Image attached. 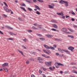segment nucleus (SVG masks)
Listing matches in <instances>:
<instances>
[{
	"label": "nucleus",
	"mask_w": 77,
	"mask_h": 77,
	"mask_svg": "<svg viewBox=\"0 0 77 77\" xmlns=\"http://www.w3.org/2000/svg\"><path fill=\"white\" fill-rule=\"evenodd\" d=\"M44 46L46 48H47L48 49H52V50H54L55 49L54 47H48V46L46 45H44Z\"/></svg>",
	"instance_id": "f257e3e1"
},
{
	"label": "nucleus",
	"mask_w": 77,
	"mask_h": 77,
	"mask_svg": "<svg viewBox=\"0 0 77 77\" xmlns=\"http://www.w3.org/2000/svg\"><path fill=\"white\" fill-rule=\"evenodd\" d=\"M62 32H63L64 33H66V34H70V33L69 32H67L68 31V30L67 29H65V28H63L62 29Z\"/></svg>",
	"instance_id": "f03ea898"
},
{
	"label": "nucleus",
	"mask_w": 77,
	"mask_h": 77,
	"mask_svg": "<svg viewBox=\"0 0 77 77\" xmlns=\"http://www.w3.org/2000/svg\"><path fill=\"white\" fill-rule=\"evenodd\" d=\"M52 63H53L52 61H49L48 62H46L45 63L48 66H51V64Z\"/></svg>",
	"instance_id": "7ed1b4c3"
},
{
	"label": "nucleus",
	"mask_w": 77,
	"mask_h": 77,
	"mask_svg": "<svg viewBox=\"0 0 77 77\" xmlns=\"http://www.w3.org/2000/svg\"><path fill=\"white\" fill-rule=\"evenodd\" d=\"M55 64H57L58 65V66H55L56 68H58L59 67V65L60 66H63V65L61 63H60L56 62L55 63Z\"/></svg>",
	"instance_id": "20e7f679"
},
{
	"label": "nucleus",
	"mask_w": 77,
	"mask_h": 77,
	"mask_svg": "<svg viewBox=\"0 0 77 77\" xmlns=\"http://www.w3.org/2000/svg\"><path fill=\"white\" fill-rule=\"evenodd\" d=\"M3 8H4V9H5V10L7 12H11V11H12V10H11V9L9 10V9H8V8H7L6 7H4Z\"/></svg>",
	"instance_id": "39448f33"
},
{
	"label": "nucleus",
	"mask_w": 77,
	"mask_h": 77,
	"mask_svg": "<svg viewBox=\"0 0 77 77\" xmlns=\"http://www.w3.org/2000/svg\"><path fill=\"white\" fill-rule=\"evenodd\" d=\"M48 6L50 9H53L54 6V4H52L51 5H48Z\"/></svg>",
	"instance_id": "423d86ee"
},
{
	"label": "nucleus",
	"mask_w": 77,
	"mask_h": 77,
	"mask_svg": "<svg viewBox=\"0 0 77 77\" xmlns=\"http://www.w3.org/2000/svg\"><path fill=\"white\" fill-rule=\"evenodd\" d=\"M52 26L54 28H55V29H58V26L56 24H52Z\"/></svg>",
	"instance_id": "0eeeda50"
},
{
	"label": "nucleus",
	"mask_w": 77,
	"mask_h": 77,
	"mask_svg": "<svg viewBox=\"0 0 77 77\" xmlns=\"http://www.w3.org/2000/svg\"><path fill=\"white\" fill-rule=\"evenodd\" d=\"M42 56L43 57H45L46 58H50V56H47L46 55H45L44 54H42Z\"/></svg>",
	"instance_id": "6e6552de"
},
{
	"label": "nucleus",
	"mask_w": 77,
	"mask_h": 77,
	"mask_svg": "<svg viewBox=\"0 0 77 77\" xmlns=\"http://www.w3.org/2000/svg\"><path fill=\"white\" fill-rule=\"evenodd\" d=\"M8 63H5L4 64H2V67H6V66H8Z\"/></svg>",
	"instance_id": "1a4fd4ad"
},
{
	"label": "nucleus",
	"mask_w": 77,
	"mask_h": 77,
	"mask_svg": "<svg viewBox=\"0 0 77 77\" xmlns=\"http://www.w3.org/2000/svg\"><path fill=\"white\" fill-rule=\"evenodd\" d=\"M68 49L69 50H71V51H72V50H74V48L71 46H70L69 48H68Z\"/></svg>",
	"instance_id": "9d476101"
},
{
	"label": "nucleus",
	"mask_w": 77,
	"mask_h": 77,
	"mask_svg": "<svg viewBox=\"0 0 77 77\" xmlns=\"http://www.w3.org/2000/svg\"><path fill=\"white\" fill-rule=\"evenodd\" d=\"M46 36L48 37V38H53V35H52L47 34L46 35Z\"/></svg>",
	"instance_id": "9b49d317"
},
{
	"label": "nucleus",
	"mask_w": 77,
	"mask_h": 77,
	"mask_svg": "<svg viewBox=\"0 0 77 77\" xmlns=\"http://www.w3.org/2000/svg\"><path fill=\"white\" fill-rule=\"evenodd\" d=\"M58 50L60 51V52L61 53H63V49H61L60 48H58Z\"/></svg>",
	"instance_id": "f8f14e48"
},
{
	"label": "nucleus",
	"mask_w": 77,
	"mask_h": 77,
	"mask_svg": "<svg viewBox=\"0 0 77 77\" xmlns=\"http://www.w3.org/2000/svg\"><path fill=\"white\" fill-rule=\"evenodd\" d=\"M3 69H4V70H5V72H8V68L6 67H3Z\"/></svg>",
	"instance_id": "ddd939ff"
},
{
	"label": "nucleus",
	"mask_w": 77,
	"mask_h": 77,
	"mask_svg": "<svg viewBox=\"0 0 77 77\" xmlns=\"http://www.w3.org/2000/svg\"><path fill=\"white\" fill-rule=\"evenodd\" d=\"M34 6H35V8H36L38 10H41V8H39V7H38V6L37 5H35Z\"/></svg>",
	"instance_id": "4468645a"
},
{
	"label": "nucleus",
	"mask_w": 77,
	"mask_h": 77,
	"mask_svg": "<svg viewBox=\"0 0 77 77\" xmlns=\"http://www.w3.org/2000/svg\"><path fill=\"white\" fill-rule=\"evenodd\" d=\"M63 2L64 3H65V1L61 0L59 2V3H60L61 4H63Z\"/></svg>",
	"instance_id": "2eb2a0df"
},
{
	"label": "nucleus",
	"mask_w": 77,
	"mask_h": 77,
	"mask_svg": "<svg viewBox=\"0 0 77 77\" xmlns=\"http://www.w3.org/2000/svg\"><path fill=\"white\" fill-rule=\"evenodd\" d=\"M57 14L58 15H63V14L62 13H57Z\"/></svg>",
	"instance_id": "dca6fc26"
},
{
	"label": "nucleus",
	"mask_w": 77,
	"mask_h": 77,
	"mask_svg": "<svg viewBox=\"0 0 77 77\" xmlns=\"http://www.w3.org/2000/svg\"><path fill=\"white\" fill-rule=\"evenodd\" d=\"M51 22H52V23H58L57 22L54 20H51Z\"/></svg>",
	"instance_id": "f3484780"
},
{
	"label": "nucleus",
	"mask_w": 77,
	"mask_h": 77,
	"mask_svg": "<svg viewBox=\"0 0 77 77\" xmlns=\"http://www.w3.org/2000/svg\"><path fill=\"white\" fill-rule=\"evenodd\" d=\"M39 39H40V41H44V40H45V38H39Z\"/></svg>",
	"instance_id": "a211bd4d"
},
{
	"label": "nucleus",
	"mask_w": 77,
	"mask_h": 77,
	"mask_svg": "<svg viewBox=\"0 0 77 77\" xmlns=\"http://www.w3.org/2000/svg\"><path fill=\"white\" fill-rule=\"evenodd\" d=\"M65 5L66 6H68V2L66 1H65Z\"/></svg>",
	"instance_id": "6ab92c4d"
},
{
	"label": "nucleus",
	"mask_w": 77,
	"mask_h": 77,
	"mask_svg": "<svg viewBox=\"0 0 77 77\" xmlns=\"http://www.w3.org/2000/svg\"><path fill=\"white\" fill-rule=\"evenodd\" d=\"M18 51L19 52L21 53V54L22 55H23V56H24V54H23V51H20V50H18Z\"/></svg>",
	"instance_id": "aec40b11"
},
{
	"label": "nucleus",
	"mask_w": 77,
	"mask_h": 77,
	"mask_svg": "<svg viewBox=\"0 0 77 77\" xmlns=\"http://www.w3.org/2000/svg\"><path fill=\"white\" fill-rule=\"evenodd\" d=\"M20 8H21V9H22L24 11L26 12V9H25V8H24L20 7Z\"/></svg>",
	"instance_id": "412c9836"
},
{
	"label": "nucleus",
	"mask_w": 77,
	"mask_h": 77,
	"mask_svg": "<svg viewBox=\"0 0 77 77\" xmlns=\"http://www.w3.org/2000/svg\"><path fill=\"white\" fill-rule=\"evenodd\" d=\"M38 60H44V59L41 58V57H39L38 58Z\"/></svg>",
	"instance_id": "4be33fe9"
},
{
	"label": "nucleus",
	"mask_w": 77,
	"mask_h": 77,
	"mask_svg": "<svg viewBox=\"0 0 77 77\" xmlns=\"http://www.w3.org/2000/svg\"><path fill=\"white\" fill-rule=\"evenodd\" d=\"M41 69H43V70L44 71H46L47 70V69L45 68H43V67H41Z\"/></svg>",
	"instance_id": "5701e85b"
},
{
	"label": "nucleus",
	"mask_w": 77,
	"mask_h": 77,
	"mask_svg": "<svg viewBox=\"0 0 77 77\" xmlns=\"http://www.w3.org/2000/svg\"><path fill=\"white\" fill-rule=\"evenodd\" d=\"M68 30H69V31H70V32H74V30L71 29H69V28H68Z\"/></svg>",
	"instance_id": "b1692460"
},
{
	"label": "nucleus",
	"mask_w": 77,
	"mask_h": 77,
	"mask_svg": "<svg viewBox=\"0 0 77 77\" xmlns=\"http://www.w3.org/2000/svg\"><path fill=\"white\" fill-rule=\"evenodd\" d=\"M23 41L24 42H26L27 41V38H25L24 39H22Z\"/></svg>",
	"instance_id": "393cba45"
},
{
	"label": "nucleus",
	"mask_w": 77,
	"mask_h": 77,
	"mask_svg": "<svg viewBox=\"0 0 77 77\" xmlns=\"http://www.w3.org/2000/svg\"><path fill=\"white\" fill-rule=\"evenodd\" d=\"M43 51L45 53H46V54H49L48 52H47V51L43 49Z\"/></svg>",
	"instance_id": "a878e982"
},
{
	"label": "nucleus",
	"mask_w": 77,
	"mask_h": 77,
	"mask_svg": "<svg viewBox=\"0 0 77 77\" xmlns=\"http://www.w3.org/2000/svg\"><path fill=\"white\" fill-rule=\"evenodd\" d=\"M51 30H52L53 31H57V32H59V30H57L56 29H54V28H52L51 29Z\"/></svg>",
	"instance_id": "bb28decb"
},
{
	"label": "nucleus",
	"mask_w": 77,
	"mask_h": 77,
	"mask_svg": "<svg viewBox=\"0 0 77 77\" xmlns=\"http://www.w3.org/2000/svg\"><path fill=\"white\" fill-rule=\"evenodd\" d=\"M70 65H76V63L72 62L70 63Z\"/></svg>",
	"instance_id": "cd10ccee"
},
{
	"label": "nucleus",
	"mask_w": 77,
	"mask_h": 77,
	"mask_svg": "<svg viewBox=\"0 0 77 77\" xmlns=\"http://www.w3.org/2000/svg\"><path fill=\"white\" fill-rule=\"evenodd\" d=\"M36 14H37V15H41V13L38 11H37L36 12Z\"/></svg>",
	"instance_id": "c85d7f7f"
},
{
	"label": "nucleus",
	"mask_w": 77,
	"mask_h": 77,
	"mask_svg": "<svg viewBox=\"0 0 77 77\" xmlns=\"http://www.w3.org/2000/svg\"><path fill=\"white\" fill-rule=\"evenodd\" d=\"M71 13L72 14V15H75V13H74V11H71Z\"/></svg>",
	"instance_id": "c756f323"
},
{
	"label": "nucleus",
	"mask_w": 77,
	"mask_h": 77,
	"mask_svg": "<svg viewBox=\"0 0 77 77\" xmlns=\"http://www.w3.org/2000/svg\"><path fill=\"white\" fill-rule=\"evenodd\" d=\"M8 40H11V41H13V40H14V39L13 38H7Z\"/></svg>",
	"instance_id": "7c9ffc66"
},
{
	"label": "nucleus",
	"mask_w": 77,
	"mask_h": 77,
	"mask_svg": "<svg viewBox=\"0 0 77 77\" xmlns=\"http://www.w3.org/2000/svg\"><path fill=\"white\" fill-rule=\"evenodd\" d=\"M36 35H37V36H41V37H42V35H41L40 34L37 33L36 34Z\"/></svg>",
	"instance_id": "2f4dec72"
},
{
	"label": "nucleus",
	"mask_w": 77,
	"mask_h": 77,
	"mask_svg": "<svg viewBox=\"0 0 77 77\" xmlns=\"http://www.w3.org/2000/svg\"><path fill=\"white\" fill-rule=\"evenodd\" d=\"M38 2H40V3H44V1L41 0H37Z\"/></svg>",
	"instance_id": "473e14b6"
},
{
	"label": "nucleus",
	"mask_w": 77,
	"mask_h": 77,
	"mask_svg": "<svg viewBox=\"0 0 77 77\" xmlns=\"http://www.w3.org/2000/svg\"><path fill=\"white\" fill-rule=\"evenodd\" d=\"M72 72H74V73H75V74H77V72H76L75 70H72Z\"/></svg>",
	"instance_id": "72a5a7b5"
},
{
	"label": "nucleus",
	"mask_w": 77,
	"mask_h": 77,
	"mask_svg": "<svg viewBox=\"0 0 77 77\" xmlns=\"http://www.w3.org/2000/svg\"><path fill=\"white\" fill-rule=\"evenodd\" d=\"M38 28H39V29H41L42 28V25H38Z\"/></svg>",
	"instance_id": "f704fd0d"
},
{
	"label": "nucleus",
	"mask_w": 77,
	"mask_h": 77,
	"mask_svg": "<svg viewBox=\"0 0 77 77\" xmlns=\"http://www.w3.org/2000/svg\"><path fill=\"white\" fill-rule=\"evenodd\" d=\"M28 10L29 11H32V9L30 8H28Z\"/></svg>",
	"instance_id": "c9c22d12"
},
{
	"label": "nucleus",
	"mask_w": 77,
	"mask_h": 77,
	"mask_svg": "<svg viewBox=\"0 0 77 77\" xmlns=\"http://www.w3.org/2000/svg\"><path fill=\"white\" fill-rule=\"evenodd\" d=\"M3 3H4V5H5L7 7H8V5L7 4H6V2H4Z\"/></svg>",
	"instance_id": "e433bc0d"
},
{
	"label": "nucleus",
	"mask_w": 77,
	"mask_h": 77,
	"mask_svg": "<svg viewBox=\"0 0 77 77\" xmlns=\"http://www.w3.org/2000/svg\"><path fill=\"white\" fill-rule=\"evenodd\" d=\"M30 63V61H29V60H27L26 62V63L27 64H29Z\"/></svg>",
	"instance_id": "4c0bfd02"
},
{
	"label": "nucleus",
	"mask_w": 77,
	"mask_h": 77,
	"mask_svg": "<svg viewBox=\"0 0 77 77\" xmlns=\"http://www.w3.org/2000/svg\"><path fill=\"white\" fill-rule=\"evenodd\" d=\"M32 28L33 29H34V30H36L37 29V28H36L35 27V26H33L32 27Z\"/></svg>",
	"instance_id": "58836bf2"
},
{
	"label": "nucleus",
	"mask_w": 77,
	"mask_h": 77,
	"mask_svg": "<svg viewBox=\"0 0 77 77\" xmlns=\"http://www.w3.org/2000/svg\"><path fill=\"white\" fill-rule=\"evenodd\" d=\"M54 40L57 41H60V39H58L57 38H55Z\"/></svg>",
	"instance_id": "ea45409f"
},
{
	"label": "nucleus",
	"mask_w": 77,
	"mask_h": 77,
	"mask_svg": "<svg viewBox=\"0 0 77 77\" xmlns=\"http://www.w3.org/2000/svg\"><path fill=\"white\" fill-rule=\"evenodd\" d=\"M21 5H22V6H25L26 7V5H25V4H24V3H22L21 4Z\"/></svg>",
	"instance_id": "a19ab883"
},
{
	"label": "nucleus",
	"mask_w": 77,
	"mask_h": 77,
	"mask_svg": "<svg viewBox=\"0 0 77 77\" xmlns=\"http://www.w3.org/2000/svg\"><path fill=\"white\" fill-rule=\"evenodd\" d=\"M9 34H10V35H13V32H9Z\"/></svg>",
	"instance_id": "79ce46f5"
},
{
	"label": "nucleus",
	"mask_w": 77,
	"mask_h": 77,
	"mask_svg": "<svg viewBox=\"0 0 77 77\" xmlns=\"http://www.w3.org/2000/svg\"><path fill=\"white\" fill-rule=\"evenodd\" d=\"M28 32H32V30H27Z\"/></svg>",
	"instance_id": "37998d69"
},
{
	"label": "nucleus",
	"mask_w": 77,
	"mask_h": 77,
	"mask_svg": "<svg viewBox=\"0 0 77 77\" xmlns=\"http://www.w3.org/2000/svg\"><path fill=\"white\" fill-rule=\"evenodd\" d=\"M49 69H50L51 70V71H53V68H52L51 67H50Z\"/></svg>",
	"instance_id": "c03bdc74"
},
{
	"label": "nucleus",
	"mask_w": 77,
	"mask_h": 77,
	"mask_svg": "<svg viewBox=\"0 0 77 77\" xmlns=\"http://www.w3.org/2000/svg\"><path fill=\"white\" fill-rule=\"evenodd\" d=\"M8 29H11V30H12V29H13V28H11V27L9 26L8 27Z\"/></svg>",
	"instance_id": "a18cd8bd"
},
{
	"label": "nucleus",
	"mask_w": 77,
	"mask_h": 77,
	"mask_svg": "<svg viewBox=\"0 0 77 77\" xmlns=\"http://www.w3.org/2000/svg\"><path fill=\"white\" fill-rule=\"evenodd\" d=\"M33 2L34 3H36L37 1L36 0H33Z\"/></svg>",
	"instance_id": "49530a36"
},
{
	"label": "nucleus",
	"mask_w": 77,
	"mask_h": 77,
	"mask_svg": "<svg viewBox=\"0 0 77 77\" xmlns=\"http://www.w3.org/2000/svg\"><path fill=\"white\" fill-rule=\"evenodd\" d=\"M72 21H75V19L73 18H72L71 19Z\"/></svg>",
	"instance_id": "de8ad7c7"
},
{
	"label": "nucleus",
	"mask_w": 77,
	"mask_h": 77,
	"mask_svg": "<svg viewBox=\"0 0 77 77\" xmlns=\"http://www.w3.org/2000/svg\"><path fill=\"white\" fill-rule=\"evenodd\" d=\"M66 53H67V54H70V52H69L68 51H67Z\"/></svg>",
	"instance_id": "09e8293b"
},
{
	"label": "nucleus",
	"mask_w": 77,
	"mask_h": 77,
	"mask_svg": "<svg viewBox=\"0 0 77 77\" xmlns=\"http://www.w3.org/2000/svg\"><path fill=\"white\" fill-rule=\"evenodd\" d=\"M42 75L43 77H46V75H45L44 74H43Z\"/></svg>",
	"instance_id": "8fccbe9b"
},
{
	"label": "nucleus",
	"mask_w": 77,
	"mask_h": 77,
	"mask_svg": "<svg viewBox=\"0 0 77 77\" xmlns=\"http://www.w3.org/2000/svg\"><path fill=\"white\" fill-rule=\"evenodd\" d=\"M67 51H68V50H63V51H64V52H66H66H67Z\"/></svg>",
	"instance_id": "3c124183"
},
{
	"label": "nucleus",
	"mask_w": 77,
	"mask_h": 77,
	"mask_svg": "<svg viewBox=\"0 0 77 77\" xmlns=\"http://www.w3.org/2000/svg\"><path fill=\"white\" fill-rule=\"evenodd\" d=\"M34 26H37V25H38L37 24V23H35L33 24Z\"/></svg>",
	"instance_id": "603ef678"
},
{
	"label": "nucleus",
	"mask_w": 77,
	"mask_h": 77,
	"mask_svg": "<svg viewBox=\"0 0 77 77\" xmlns=\"http://www.w3.org/2000/svg\"><path fill=\"white\" fill-rule=\"evenodd\" d=\"M52 69H53V71H54V70L55 69V67L53 66Z\"/></svg>",
	"instance_id": "864d4df0"
},
{
	"label": "nucleus",
	"mask_w": 77,
	"mask_h": 77,
	"mask_svg": "<svg viewBox=\"0 0 77 77\" xmlns=\"http://www.w3.org/2000/svg\"><path fill=\"white\" fill-rule=\"evenodd\" d=\"M31 77H35V75L33 74H32L31 75Z\"/></svg>",
	"instance_id": "5fc2aeb1"
},
{
	"label": "nucleus",
	"mask_w": 77,
	"mask_h": 77,
	"mask_svg": "<svg viewBox=\"0 0 77 77\" xmlns=\"http://www.w3.org/2000/svg\"><path fill=\"white\" fill-rule=\"evenodd\" d=\"M64 55V54H62L61 55H60V57H62V56H63Z\"/></svg>",
	"instance_id": "6e6d98bb"
},
{
	"label": "nucleus",
	"mask_w": 77,
	"mask_h": 77,
	"mask_svg": "<svg viewBox=\"0 0 77 77\" xmlns=\"http://www.w3.org/2000/svg\"><path fill=\"white\" fill-rule=\"evenodd\" d=\"M3 17H7V16L5 14H4L3 15Z\"/></svg>",
	"instance_id": "4d7b16f0"
},
{
	"label": "nucleus",
	"mask_w": 77,
	"mask_h": 77,
	"mask_svg": "<svg viewBox=\"0 0 77 77\" xmlns=\"http://www.w3.org/2000/svg\"><path fill=\"white\" fill-rule=\"evenodd\" d=\"M56 55L57 56H59V53H56Z\"/></svg>",
	"instance_id": "13d9d810"
},
{
	"label": "nucleus",
	"mask_w": 77,
	"mask_h": 77,
	"mask_svg": "<svg viewBox=\"0 0 77 77\" xmlns=\"http://www.w3.org/2000/svg\"><path fill=\"white\" fill-rule=\"evenodd\" d=\"M72 68H73V69L76 68V67L75 66H73L72 67Z\"/></svg>",
	"instance_id": "bf43d9fd"
},
{
	"label": "nucleus",
	"mask_w": 77,
	"mask_h": 77,
	"mask_svg": "<svg viewBox=\"0 0 77 77\" xmlns=\"http://www.w3.org/2000/svg\"><path fill=\"white\" fill-rule=\"evenodd\" d=\"M0 33H1V34H2V35H3V34H4L1 31H0Z\"/></svg>",
	"instance_id": "052dcab7"
},
{
	"label": "nucleus",
	"mask_w": 77,
	"mask_h": 77,
	"mask_svg": "<svg viewBox=\"0 0 77 77\" xmlns=\"http://www.w3.org/2000/svg\"><path fill=\"white\" fill-rule=\"evenodd\" d=\"M66 18H69V16H67V15H66Z\"/></svg>",
	"instance_id": "680f3d73"
},
{
	"label": "nucleus",
	"mask_w": 77,
	"mask_h": 77,
	"mask_svg": "<svg viewBox=\"0 0 77 77\" xmlns=\"http://www.w3.org/2000/svg\"><path fill=\"white\" fill-rule=\"evenodd\" d=\"M39 73L40 74H41L42 73V71L41 70H39Z\"/></svg>",
	"instance_id": "e2e57ef3"
},
{
	"label": "nucleus",
	"mask_w": 77,
	"mask_h": 77,
	"mask_svg": "<svg viewBox=\"0 0 77 77\" xmlns=\"http://www.w3.org/2000/svg\"><path fill=\"white\" fill-rule=\"evenodd\" d=\"M70 38H73L74 36L72 35H71Z\"/></svg>",
	"instance_id": "0e129e2a"
},
{
	"label": "nucleus",
	"mask_w": 77,
	"mask_h": 77,
	"mask_svg": "<svg viewBox=\"0 0 77 77\" xmlns=\"http://www.w3.org/2000/svg\"><path fill=\"white\" fill-rule=\"evenodd\" d=\"M68 72V71H66L64 72L65 74H67Z\"/></svg>",
	"instance_id": "69168bd1"
},
{
	"label": "nucleus",
	"mask_w": 77,
	"mask_h": 77,
	"mask_svg": "<svg viewBox=\"0 0 77 77\" xmlns=\"http://www.w3.org/2000/svg\"><path fill=\"white\" fill-rule=\"evenodd\" d=\"M36 54V52H33V54Z\"/></svg>",
	"instance_id": "338daca9"
},
{
	"label": "nucleus",
	"mask_w": 77,
	"mask_h": 77,
	"mask_svg": "<svg viewBox=\"0 0 77 77\" xmlns=\"http://www.w3.org/2000/svg\"><path fill=\"white\" fill-rule=\"evenodd\" d=\"M54 48H56V45H54Z\"/></svg>",
	"instance_id": "774afa93"
}]
</instances>
